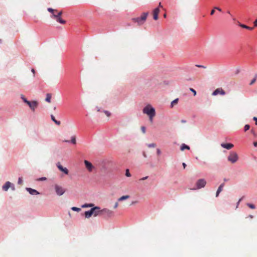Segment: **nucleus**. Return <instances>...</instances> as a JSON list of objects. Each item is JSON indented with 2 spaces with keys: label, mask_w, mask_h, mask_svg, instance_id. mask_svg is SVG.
I'll list each match as a JSON object with an SVG mask.
<instances>
[{
  "label": "nucleus",
  "mask_w": 257,
  "mask_h": 257,
  "mask_svg": "<svg viewBox=\"0 0 257 257\" xmlns=\"http://www.w3.org/2000/svg\"><path fill=\"white\" fill-rule=\"evenodd\" d=\"M178 102V98H176L171 102V107H173L174 105L176 104Z\"/></svg>",
  "instance_id": "27"
},
{
  "label": "nucleus",
  "mask_w": 257,
  "mask_h": 257,
  "mask_svg": "<svg viewBox=\"0 0 257 257\" xmlns=\"http://www.w3.org/2000/svg\"><path fill=\"white\" fill-rule=\"evenodd\" d=\"M185 149H187V150H190V147L189 146L186 145V144H182L181 146V147H180V150L183 151H184Z\"/></svg>",
  "instance_id": "19"
},
{
  "label": "nucleus",
  "mask_w": 257,
  "mask_h": 257,
  "mask_svg": "<svg viewBox=\"0 0 257 257\" xmlns=\"http://www.w3.org/2000/svg\"><path fill=\"white\" fill-rule=\"evenodd\" d=\"M246 218H249L250 219H252L253 218V216L252 215H249Z\"/></svg>",
  "instance_id": "45"
},
{
  "label": "nucleus",
  "mask_w": 257,
  "mask_h": 257,
  "mask_svg": "<svg viewBox=\"0 0 257 257\" xmlns=\"http://www.w3.org/2000/svg\"><path fill=\"white\" fill-rule=\"evenodd\" d=\"M148 178V176H146L145 177H143V178H141L140 180H144L147 179Z\"/></svg>",
  "instance_id": "49"
},
{
  "label": "nucleus",
  "mask_w": 257,
  "mask_h": 257,
  "mask_svg": "<svg viewBox=\"0 0 257 257\" xmlns=\"http://www.w3.org/2000/svg\"><path fill=\"white\" fill-rule=\"evenodd\" d=\"M206 184V182L204 179H200L198 180L196 183L197 189H200L204 187Z\"/></svg>",
  "instance_id": "6"
},
{
  "label": "nucleus",
  "mask_w": 257,
  "mask_h": 257,
  "mask_svg": "<svg viewBox=\"0 0 257 257\" xmlns=\"http://www.w3.org/2000/svg\"><path fill=\"white\" fill-rule=\"evenodd\" d=\"M57 167L61 171L63 172L64 174L67 175L69 173V171L66 168H64L58 162L56 164Z\"/></svg>",
  "instance_id": "9"
},
{
  "label": "nucleus",
  "mask_w": 257,
  "mask_h": 257,
  "mask_svg": "<svg viewBox=\"0 0 257 257\" xmlns=\"http://www.w3.org/2000/svg\"><path fill=\"white\" fill-rule=\"evenodd\" d=\"M160 13V9L159 8H157L155 9L153 11V18L155 20H157L158 19V14Z\"/></svg>",
  "instance_id": "12"
},
{
  "label": "nucleus",
  "mask_w": 257,
  "mask_h": 257,
  "mask_svg": "<svg viewBox=\"0 0 257 257\" xmlns=\"http://www.w3.org/2000/svg\"><path fill=\"white\" fill-rule=\"evenodd\" d=\"M246 29L251 31V30H252L253 29V28L247 26V28Z\"/></svg>",
  "instance_id": "46"
},
{
  "label": "nucleus",
  "mask_w": 257,
  "mask_h": 257,
  "mask_svg": "<svg viewBox=\"0 0 257 257\" xmlns=\"http://www.w3.org/2000/svg\"><path fill=\"white\" fill-rule=\"evenodd\" d=\"M251 132L254 135H255L254 132L252 130L251 131Z\"/></svg>",
  "instance_id": "54"
},
{
  "label": "nucleus",
  "mask_w": 257,
  "mask_h": 257,
  "mask_svg": "<svg viewBox=\"0 0 257 257\" xmlns=\"http://www.w3.org/2000/svg\"><path fill=\"white\" fill-rule=\"evenodd\" d=\"M94 206V204L92 203L90 204H85L82 206V208H86V207H91Z\"/></svg>",
  "instance_id": "25"
},
{
  "label": "nucleus",
  "mask_w": 257,
  "mask_h": 257,
  "mask_svg": "<svg viewBox=\"0 0 257 257\" xmlns=\"http://www.w3.org/2000/svg\"><path fill=\"white\" fill-rule=\"evenodd\" d=\"M224 186V183H222L218 187L216 193V197H218L219 193L222 191L223 188Z\"/></svg>",
  "instance_id": "17"
},
{
  "label": "nucleus",
  "mask_w": 257,
  "mask_h": 257,
  "mask_svg": "<svg viewBox=\"0 0 257 257\" xmlns=\"http://www.w3.org/2000/svg\"><path fill=\"white\" fill-rule=\"evenodd\" d=\"M71 209L75 211L79 212L81 210V209L80 208H78L76 207H72L71 208Z\"/></svg>",
  "instance_id": "28"
},
{
  "label": "nucleus",
  "mask_w": 257,
  "mask_h": 257,
  "mask_svg": "<svg viewBox=\"0 0 257 257\" xmlns=\"http://www.w3.org/2000/svg\"><path fill=\"white\" fill-rule=\"evenodd\" d=\"M242 199V198H241L239 199V200H238V201H239V202H241V201Z\"/></svg>",
  "instance_id": "57"
},
{
  "label": "nucleus",
  "mask_w": 257,
  "mask_h": 257,
  "mask_svg": "<svg viewBox=\"0 0 257 257\" xmlns=\"http://www.w3.org/2000/svg\"><path fill=\"white\" fill-rule=\"evenodd\" d=\"M118 206V202H116L114 205V208L115 209L116 208H117Z\"/></svg>",
  "instance_id": "42"
},
{
  "label": "nucleus",
  "mask_w": 257,
  "mask_h": 257,
  "mask_svg": "<svg viewBox=\"0 0 257 257\" xmlns=\"http://www.w3.org/2000/svg\"><path fill=\"white\" fill-rule=\"evenodd\" d=\"M182 122H186V121H185V120H182Z\"/></svg>",
  "instance_id": "59"
},
{
  "label": "nucleus",
  "mask_w": 257,
  "mask_h": 257,
  "mask_svg": "<svg viewBox=\"0 0 257 257\" xmlns=\"http://www.w3.org/2000/svg\"><path fill=\"white\" fill-rule=\"evenodd\" d=\"M159 7H161V8L162 7V6L161 3H160L159 4Z\"/></svg>",
  "instance_id": "52"
},
{
  "label": "nucleus",
  "mask_w": 257,
  "mask_h": 257,
  "mask_svg": "<svg viewBox=\"0 0 257 257\" xmlns=\"http://www.w3.org/2000/svg\"><path fill=\"white\" fill-rule=\"evenodd\" d=\"M253 119L255 121V124L257 125V117H253Z\"/></svg>",
  "instance_id": "44"
},
{
  "label": "nucleus",
  "mask_w": 257,
  "mask_h": 257,
  "mask_svg": "<svg viewBox=\"0 0 257 257\" xmlns=\"http://www.w3.org/2000/svg\"><path fill=\"white\" fill-rule=\"evenodd\" d=\"M253 24L254 27H257V19L253 22Z\"/></svg>",
  "instance_id": "41"
},
{
  "label": "nucleus",
  "mask_w": 257,
  "mask_h": 257,
  "mask_svg": "<svg viewBox=\"0 0 257 257\" xmlns=\"http://www.w3.org/2000/svg\"><path fill=\"white\" fill-rule=\"evenodd\" d=\"M197 67H199V68H205L206 67L203 65H196Z\"/></svg>",
  "instance_id": "43"
},
{
  "label": "nucleus",
  "mask_w": 257,
  "mask_h": 257,
  "mask_svg": "<svg viewBox=\"0 0 257 257\" xmlns=\"http://www.w3.org/2000/svg\"><path fill=\"white\" fill-rule=\"evenodd\" d=\"M21 98L23 99V100L25 102L26 100H28L23 95H21Z\"/></svg>",
  "instance_id": "40"
},
{
  "label": "nucleus",
  "mask_w": 257,
  "mask_h": 257,
  "mask_svg": "<svg viewBox=\"0 0 257 257\" xmlns=\"http://www.w3.org/2000/svg\"><path fill=\"white\" fill-rule=\"evenodd\" d=\"M238 160L237 154L235 152H231L227 157V160L232 164L236 163Z\"/></svg>",
  "instance_id": "3"
},
{
  "label": "nucleus",
  "mask_w": 257,
  "mask_h": 257,
  "mask_svg": "<svg viewBox=\"0 0 257 257\" xmlns=\"http://www.w3.org/2000/svg\"><path fill=\"white\" fill-rule=\"evenodd\" d=\"M215 10H218L219 12L221 11V9L220 8H219L218 7H215L214 8V9L211 11V12H210V15L212 16V15H214V14L215 13Z\"/></svg>",
  "instance_id": "22"
},
{
  "label": "nucleus",
  "mask_w": 257,
  "mask_h": 257,
  "mask_svg": "<svg viewBox=\"0 0 257 257\" xmlns=\"http://www.w3.org/2000/svg\"><path fill=\"white\" fill-rule=\"evenodd\" d=\"M84 164H85V166H86V168L87 169V170L89 172H91L93 168V166L92 164L90 162H89V161H88L87 160L84 161Z\"/></svg>",
  "instance_id": "11"
},
{
  "label": "nucleus",
  "mask_w": 257,
  "mask_h": 257,
  "mask_svg": "<svg viewBox=\"0 0 257 257\" xmlns=\"http://www.w3.org/2000/svg\"><path fill=\"white\" fill-rule=\"evenodd\" d=\"M55 189L57 194L60 196L63 195L65 191L63 187L58 185H55Z\"/></svg>",
  "instance_id": "7"
},
{
  "label": "nucleus",
  "mask_w": 257,
  "mask_h": 257,
  "mask_svg": "<svg viewBox=\"0 0 257 257\" xmlns=\"http://www.w3.org/2000/svg\"><path fill=\"white\" fill-rule=\"evenodd\" d=\"M51 100V94L50 93H47L46 95V101L49 103H50Z\"/></svg>",
  "instance_id": "23"
},
{
  "label": "nucleus",
  "mask_w": 257,
  "mask_h": 257,
  "mask_svg": "<svg viewBox=\"0 0 257 257\" xmlns=\"http://www.w3.org/2000/svg\"><path fill=\"white\" fill-rule=\"evenodd\" d=\"M224 181H227V180H226V179H224Z\"/></svg>",
  "instance_id": "61"
},
{
  "label": "nucleus",
  "mask_w": 257,
  "mask_h": 257,
  "mask_svg": "<svg viewBox=\"0 0 257 257\" xmlns=\"http://www.w3.org/2000/svg\"><path fill=\"white\" fill-rule=\"evenodd\" d=\"M143 112L149 116L150 121L152 122L156 115L155 109L150 104H148L143 108Z\"/></svg>",
  "instance_id": "1"
},
{
  "label": "nucleus",
  "mask_w": 257,
  "mask_h": 257,
  "mask_svg": "<svg viewBox=\"0 0 257 257\" xmlns=\"http://www.w3.org/2000/svg\"><path fill=\"white\" fill-rule=\"evenodd\" d=\"M253 145H254V147H257V142H254L253 143Z\"/></svg>",
  "instance_id": "51"
},
{
  "label": "nucleus",
  "mask_w": 257,
  "mask_h": 257,
  "mask_svg": "<svg viewBox=\"0 0 257 257\" xmlns=\"http://www.w3.org/2000/svg\"><path fill=\"white\" fill-rule=\"evenodd\" d=\"M190 90L193 92L194 96L196 95V91L194 89L190 88Z\"/></svg>",
  "instance_id": "34"
},
{
  "label": "nucleus",
  "mask_w": 257,
  "mask_h": 257,
  "mask_svg": "<svg viewBox=\"0 0 257 257\" xmlns=\"http://www.w3.org/2000/svg\"><path fill=\"white\" fill-rule=\"evenodd\" d=\"M94 208H91L90 210L86 211L85 212V216L87 218H90L93 215V211H94Z\"/></svg>",
  "instance_id": "14"
},
{
  "label": "nucleus",
  "mask_w": 257,
  "mask_h": 257,
  "mask_svg": "<svg viewBox=\"0 0 257 257\" xmlns=\"http://www.w3.org/2000/svg\"><path fill=\"white\" fill-rule=\"evenodd\" d=\"M65 142H69V141H65Z\"/></svg>",
  "instance_id": "60"
},
{
  "label": "nucleus",
  "mask_w": 257,
  "mask_h": 257,
  "mask_svg": "<svg viewBox=\"0 0 257 257\" xmlns=\"http://www.w3.org/2000/svg\"><path fill=\"white\" fill-rule=\"evenodd\" d=\"M47 179L46 177H42V178H40L38 179V181H45Z\"/></svg>",
  "instance_id": "39"
},
{
  "label": "nucleus",
  "mask_w": 257,
  "mask_h": 257,
  "mask_svg": "<svg viewBox=\"0 0 257 257\" xmlns=\"http://www.w3.org/2000/svg\"><path fill=\"white\" fill-rule=\"evenodd\" d=\"M156 144L154 143L150 144L148 145L149 148H155L156 147Z\"/></svg>",
  "instance_id": "33"
},
{
  "label": "nucleus",
  "mask_w": 257,
  "mask_h": 257,
  "mask_svg": "<svg viewBox=\"0 0 257 257\" xmlns=\"http://www.w3.org/2000/svg\"><path fill=\"white\" fill-rule=\"evenodd\" d=\"M219 94L223 95L225 94V92L222 88H218L215 90L212 93L213 95H217Z\"/></svg>",
  "instance_id": "8"
},
{
  "label": "nucleus",
  "mask_w": 257,
  "mask_h": 257,
  "mask_svg": "<svg viewBox=\"0 0 257 257\" xmlns=\"http://www.w3.org/2000/svg\"><path fill=\"white\" fill-rule=\"evenodd\" d=\"M256 81V77H255V78H254L250 82V83H249L250 85H252Z\"/></svg>",
  "instance_id": "35"
},
{
  "label": "nucleus",
  "mask_w": 257,
  "mask_h": 257,
  "mask_svg": "<svg viewBox=\"0 0 257 257\" xmlns=\"http://www.w3.org/2000/svg\"><path fill=\"white\" fill-rule=\"evenodd\" d=\"M23 183V180L21 178H19L18 180V184L20 185H22Z\"/></svg>",
  "instance_id": "36"
},
{
  "label": "nucleus",
  "mask_w": 257,
  "mask_h": 257,
  "mask_svg": "<svg viewBox=\"0 0 257 257\" xmlns=\"http://www.w3.org/2000/svg\"><path fill=\"white\" fill-rule=\"evenodd\" d=\"M51 119H52V120L54 122H55V123L56 124H58V125H60V124H61L60 121H58V120H57L55 119V117L54 116V115H51Z\"/></svg>",
  "instance_id": "24"
},
{
  "label": "nucleus",
  "mask_w": 257,
  "mask_h": 257,
  "mask_svg": "<svg viewBox=\"0 0 257 257\" xmlns=\"http://www.w3.org/2000/svg\"><path fill=\"white\" fill-rule=\"evenodd\" d=\"M56 21L61 23V24H64L66 23V21L65 20H62L61 18H60V16L59 17H57L56 18Z\"/></svg>",
  "instance_id": "21"
},
{
  "label": "nucleus",
  "mask_w": 257,
  "mask_h": 257,
  "mask_svg": "<svg viewBox=\"0 0 257 257\" xmlns=\"http://www.w3.org/2000/svg\"><path fill=\"white\" fill-rule=\"evenodd\" d=\"M125 176L128 177H131V176L128 169H126L125 171Z\"/></svg>",
  "instance_id": "31"
},
{
  "label": "nucleus",
  "mask_w": 257,
  "mask_h": 257,
  "mask_svg": "<svg viewBox=\"0 0 257 257\" xmlns=\"http://www.w3.org/2000/svg\"><path fill=\"white\" fill-rule=\"evenodd\" d=\"M250 128V126L248 124H245L244 127V131L246 132Z\"/></svg>",
  "instance_id": "32"
},
{
  "label": "nucleus",
  "mask_w": 257,
  "mask_h": 257,
  "mask_svg": "<svg viewBox=\"0 0 257 257\" xmlns=\"http://www.w3.org/2000/svg\"><path fill=\"white\" fill-rule=\"evenodd\" d=\"M129 198H130V196L129 195L122 196L120 197V198H119L118 199V201H121L126 200L127 199H128Z\"/></svg>",
  "instance_id": "20"
},
{
  "label": "nucleus",
  "mask_w": 257,
  "mask_h": 257,
  "mask_svg": "<svg viewBox=\"0 0 257 257\" xmlns=\"http://www.w3.org/2000/svg\"><path fill=\"white\" fill-rule=\"evenodd\" d=\"M136 203H137V201H134V202H133L131 204L132 205V204H134Z\"/></svg>",
  "instance_id": "53"
},
{
  "label": "nucleus",
  "mask_w": 257,
  "mask_h": 257,
  "mask_svg": "<svg viewBox=\"0 0 257 257\" xmlns=\"http://www.w3.org/2000/svg\"><path fill=\"white\" fill-rule=\"evenodd\" d=\"M239 203H240V202H239V201H238V202H237V203L236 208H237V207H238V205H239Z\"/></svg>",
  "instance_id": "55"
},
{
  "label": "nucleus",
  "mask_w": 257,
  "mask_h": 257,
  "mask_svg": "<svg viewBox=\"0 0 257 257\" xmlns=\"http://www.w3.org/2000/svg\"><path fill=\"white\" fill-rule=\"evenodd\" d=\"M25 103H27L33 111H34L35 109L38 105V102L37 101H30L26 100Z\"/></svg>",
  "instance_id": "4"
},
{
  "label": "nucleus",
  "mask_w": 257,
  "mask_h": 257,
  "mask_svg": "<svg viewBox=\"0 0 257 257\" xmlns=\"http://www.w3.org/2000/svg\"><path fill=\"white\" fill-rule=\"evenodd\" d=\"M104 112L107 116H109L110 115V113L107 110H105Z\"/></svg>",
  "instance_id": "37"
},
{
  "label": "nucleus",
  "mask_w": 257,
  "mask_h": 257,
  "mask_svg": "<svg viewBox=\"0 0 257 257\" xmlns=\"http://www.w3.org/2000/svg\"><path fill=\"white\" fill-rule=\"evenodd\" d=\"M164 16V18H166V16H167V15H166V14H164V16Z\"/></svg>",
  "instance_id": "56"
},
{
  "label": "nucleus",
  "mask_w": 257,
  "mask_h": 257,
  "mask_svg": "<svg viewBox=\"0 0 257 257\" xmlns=\"http://www.w3.org/2000/svg\"><path fill=\"white\" fill-rule=\"evenodd\" d=\"M27 190L31 195H37L39 194L37 190L30 188H27Z\"/></svg>",
  "instance_id": "15"
},
{
  "label": "nucleus",
  "mask_w": 257,
  "mask_h": 257,
  "mask_svg": "<svg viewBox=\"0 0 257 257\" xmlns=\"http://www.w3.org/2000/svg\"><path fill=\"white\" fill-rule=\"evenodd\" d=\"M104 213L106 214L109 216H111L112 214V211L109 209L104 208L102 210V214Z\"/></svg>",
  "instance_id": "16"
},
{
  "label": "nucleus",
  "mask_w": 257,
  "mask_h": 257,
  "mask_svg": "<svg viewBox=\"0 0 257 257\" xmlns=\"http://www.w3.org/2000/svg\"><path fill=\"white\" fill-rule=\"evenodd\" d=\"M48 11L51 13L53 15V16L54 17V18H55V19L57 17H59V16H61L62 14V11H60V12H58V11L57 10H54L52 8H48Z\"/></svg>",
  "instance_id": "5"
},
{
  "label": "nucleus",
  "mask_w": 257,
  "mask_h": 257,
  "mask_svg": "<svg viewBox=\"0 0 257 257\" xmlns=\"http://www.w3.org/2000/svg\"><path fill=\"white\" fill-rule=\"evenodd\" d=\"M11 183L10 182H7L3 186V189L5 191H7L10 187Z\"/></svg>",
  "instance_id": "18"
},
{
  "label": "nucleus",
  "mask_w": 257,
  "mask_h": 257,
  "mask_svg": "<svg viewBox=\"0 0 257 257\" xmlns=\"http://www.w3.org/2000/svg\"><path fill=\"white\" fill-rule=\"evenodd\" d=\"M31 71H32V73L34 74V77H35V69H32Z\"/></svg>",
  "instance_id": "47"
},
{
  "label": "nucleus",
  "mask_w": 257,
  "mask_h": 257,
  "mask_svg": "<svg viewBox=\"0 0 257 257\" xmlns=\"http://www.w3.org/2000/svg\"><path fill=\"white\" fill-rule=\"evenodd\" d=\"M221 146L222 148L226 149L227 150H230L231 149H232L233 147L234 146L232 144H231V143H227V144L222 143V144H221Z\"/></svg>",
  "instance_id": "13"
},
{
  "label": "nucleus",
  "mask_w": 257,
  "mask_h": 257,
  "mask_svg": "<svg viewBox=\"0 0 257 257\" xmlns=\"http://www.w3.org/2000/svg\"><path fill=\"white\" fill-rule=\"evenodd\" d=\"M182 165H183V168L185 169L186 168V164L185 163H183L182 164Z\"/></svg>",
  "instance_id": "50"
},
{
  "label": "nucleus",
  "mask_w": 257,
  "mask_h": 257,
  "mask_svg": "<svg viewBox=\"0 0 257 257\" xmlns=\"http://www.w3.org/2000/svg\"><path fill=\"white\" fill-rule=\"evenodd\" d=\"M141 130L144 134L146 133V127L145 126H142Z\"/></svg>",
  "instance_id": "38"
},
{
  "label": "nucleus",
  "mask_w": 257,
  "mask_h": 257,
  "mask_svg": "<svg viewBox=\"0 0 257 257\" xmlns=\"http://www.w3.org/2000/svg\"><path fill=\"white\" fill-rule=\"evenodd\" d=\"M246 205L249 207L250 209H254L255 208V206L254 204L251 203H247Z\"/></svg>",
  "instance_id": "26"
},
{
  "label": "nucleus",
  "mask_w": 257,
  "mask_h": 257,
  "mask_svg": "<svg viewBox=\"0 0 257 257\" xmlns=\"http://www.w3.org/2000/svg\"><path fill=\"white\" fill-rule=\"evenodd\" d=\"M71 143L73 144H76V138L75 136H73L71 138Z\"/></svg>",
  "instance_id": "29"
},
{
  "label": "nucleus",
  "mask_w": 257,
  "mask_h": 257,
  "mask_svg": "<svg viewBox=\"0 0 257 257\" xmlns=\"http://www.w3.org/2000/svg\"><path fill=\"white\" fill-rule=\"evenodd\" d=\"M148 15V13H144L140 17L133 18V21L134 22L138 23V25H141L143 24L146 20Z\"/></svg>",
  "instance_id": "2"
},
{
  "label": "nucleus",
  "mask_w": 257,
  "mask_h": 257,
  "mask_svg": "<svg viewBox=\"0 0 257 257\" xmlns=\"http://www.w3.org/2000/svg\"><path fill=\"white\" fill-rule=\"evenodd\" d=\"M157 154L160 155L161 154V151L160 149H158L157 150Z\"/></svg>",
  "instance_id": "48"
},
{
  "label": "nucleus",
  "mask_w": 257,
  "mask_h": 257,
  "mask_svg": "<svg viewBox=\"0 0 257 257\" xmlns=\"http://www.w3.org/2000/svg\"><path fill=\"white\" fill-rule=\"evenodd\" d=\"M144 156L145 157H147L145 153H144Z\"/></svg>",
  "instance_id": "58"
},
{
  "label": "nucleus",
  "mask_w": 257,
  "mask_h": 257,
  "mask_svg": "<svg viewBox=\"0 0 257 257\" xmlns=\"http://www.w3.org/2000/svg\"><path fill=\"white\" fill-rule=\"evenodd\" d=\"M92 208H94V211H93V215L94 216H97L102 214V210H100V207L96 206Z\"/></svg>",
  "instance_id": "10"
},
{
  "label": "nucleus",
  "mask_w": 257,
  "mask_h": 257,
  "mask_svg": "<svg viewBox=\"0 0 257 257\" xmlns=\"http://www.w3.org/2000/svg\"><path fill=\"white\" fill-rule=\"evenodd\" d=\"M238 26H240V27L242 28H244V29H247V26L245 25H244V24H242L240 23H238Z\"/></svg>",
  "instance_id": "30"
}]
</instances>
